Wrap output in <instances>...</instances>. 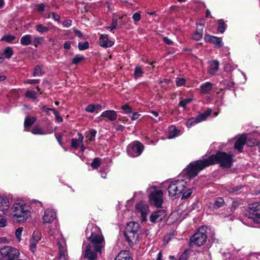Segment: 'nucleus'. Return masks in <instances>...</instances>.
<instances>
[{
	"label": "nucleus",
	"instance_id": "f257e3e1",
	"mask_svg": "<svg viewBox=\"0 0 260 260\" xmlns=\"http://www.w3.org/2000/svg\"><path fill=\"white\" fill-rule=\"evenodd\" d=\"M232 162L231 154L224 152H219L216 155H211L208 158L190 163L187 167V172L190 176L194 177L198 175L200 171L208 166L219 164L221 167L230 168Z\"/></svg>",
	"mask_w": 260,
	"mask_h": 260
},
{
	"label": "nucleus",
	"instance_id": "f03ea898",
	"mask_svg": "<svg viewBox=\"0 0 260 260\" xmlns=\"http://www.w3.org/2000/svg\"><path fill=\"white\" fill-rule=\"evenodd\" d=\"M86 235L92 246L88 245L85 250L84 257L88 260H97V252L102 253L105 246L104 236L100 228L96 225L88 224L86 231Z\"/></svg>",
	"mask_w": 260,
	"mask_h": 260
},
{
	"label": "nucleus",
	"instance_id": "7ed1b4c3",
	"mask_svg": "<svg viewBox=\"0 0 260 260\" xmlns=\"http://www.w3.org/2000/svg\"><path fill=\"white\" fill-rule=\"evenodd\" d=\"M33 204L37 207L42 206V203L38 200L31 201L30 204L21 201L15 202L11 208L13 218L20 223L25 222L31 216Z\"/></svg>",
	"mask_w": 260,
	"mask_h": 260
},
{
	"label": "nucleus",
	"instance_id": "20e7f679",
	"mask_svg": "<svg viewBox=\"0 0 260 260\" xmlns=\"http://www.w3.org/2000/svg\"><path fill=\"white\" fill-rule=\"evenodd\" d=\"M187 167L184 170V179L180 177L176 179H172L168 181V191L170 198L174 200L179 198L182 191L187 186V180L193 177L190 176L187 172Z\"/></svg>",
	"mask_w": 260,
	"mask_h": 260
},
{
	"label": "nucleus",
	"instance_id": "39448f33",
	"mask_svg": "<svg viewBox=\"0 0 260 260\" xmlns=\"http://www.w3.org/2000/svg\"><path fill=\"white\" fill-rule=\"evenodd\" d=\"M48 233L50 236H55V238L57 239V245L59 251V259L67 260L68 253L66 243L64 239L62 237V236L59 234L57 226L55 225V229L53 231L50 230Z\"/></svg>",
	"mask_w": 260,
	"mask_h": 260
},
{
	"label": "nucleus",
	"instance_id": "423d86ee",
	"mask_svg": "<svg viewBox=\"0 0 260 260\" xmlns=\"http://www.w3.org/2000/svg\"><path fill=\"white\" fill-rule=\"evenodd\" d=\"M207 226H203L199 228L197 232L190 239V245H203L207 238Z\"/></svg>",
	"mask_w": 260,
	"mask_h": 260
},
{
	"label": "nucleus",
	"instance_id": "0eeeda50",
	"mask_svg": "<svg viewBox=\"0 0 260 260\" xmlns=\"http://www.w3.org/2000/svg\"><path fill=\"white\" fill-rule=\"evenodd\" d=\"M150 193L149 196V200L151 204L155 207H161L163 203L162 190L158 187L152 186L149 188Z\"/></svg>",
	"mask_w": 260,
	"mask_h": 260
},
{
	"label": "nucleus",
	"instance_id": "6e6552de",
	"mask_svg": "<svg viewBox=\"0 0 260 260\" xmlns=\"http://www.w3.org/2000/svg\"><path fill=\"white\" fill-rule=\"evenodd\" d=\"M0 252L2 256L1 260H17L20 255L18 249L9 246L1 248Z\"/></svg>",
	"mask_w": 260,
	"mask_h": 260
},
{
	"label": "nucleus",
	"instance_id": "1a4fd4ad",
	"mask_svg": "<svg viewBox=\"0 0 260 260\" xmlns=\"http://www.w3.org/2000/svg\"><path fill=\"white\" fill-rule=\"evenodd\" d=\"M139 228L137 222H130L127 224L124 236L128 242H132L136 238Z\"/></svg>",
	"mask_w": 260,
	"mask_h": 260
},
{
	"label": "nucleus",
	"instance_id": "9d476101",
	"mask_svg": "<svg viewBox=\"0 0 260 260\" xmlns=\"http://www.w3.org/2000/svg\"><path fill=\"white\" fill-rule=\"evenodd\" d=\"M248 217L253 222L260 223V203L256 202L249 205Z\"/></svg>",
	"mask_w": 260,
	"mask_h": 260
},
{
	"label": "nucleus",
	"instance_id": "9b49d317",
	"mask_svg": "<svg viewBox=\"0 0 260 260\" xmlns=\"http://www.w3.org/2000/svg\"><path fill=\"white\" fill-rule=\"evenodd\" d=\"M144 149L143 145L138 141H134L127 147V154L133 157L139 156Z\"/></svg>",
	"mask_w": 260,
	"mask_h": 260
},
{
	"label": "nucleus",
	"instance_id": "f8f14e48",
	"mask_svg": "<svg viewBox=\"0 0 260 260\" xmlns=\"http://www.w3.org/2000/svg\"><path fill=\"white\" fill-rule=\"evenodd\" d=\"M138 212L141 214V219L142 222L147 220V215L149 212V207L146 203L140 202L136 205Z\"/></svg>",
	"mask_w": 260,
	"mask_h": 260
},
{
	"label": "nucleus",
	"instance_id": "ddd939ff",
	"mask_svg": "<svg viewBox=\"0 0 260 260\" xmlns=\"http://www.w3.org/2000/svg\"><path fill=\"white\" fill-rule=\"evenodd\" d=\"M166 216V211L159 209L152 213L150 216V221L152 223L158 222L162 221Z\"/></svg>",
	"mask_w": 260,
	"mask_h": 260
},
{
	"label": "nucleus",
	"instance_id": "4468645a",
	"mask_svg": "<svg viewBox=\"0 0 260 260\" xmlns=\"http://www.w3.org/2000/svg\"><path fill=\"white\" fill-rule=\"evenodd\" d=\"M41 239V234L39 232H34L29 240V249L33 253L36 251L37 244Z\"/></svg>",
	"mask_w": 260,
	"mask_h": 260
},
{
	"label": "nucleus",
	"instance_id": "2eb2a0df",
	"mask_svg": "<svg viewBox=\"0 0 260 260\" xmlns=\"http://www.w3.org/2000/svg\"><path fill=\"white\" fill-rule=\"evenodd\" d=\"M56 217V212L52 209H47L44 211L43 216L44 223H50L54 221Z\"/></svg>",
	"mask_w": 260,
	"mask_h": 260
},
{
	"label": "nucleus",
	"instance_id": "dca6fc26",
	"mask_svg": "<svg viewBox=\"0 0 260 260\" xmlns=\"http://www.w3.org/2000/svg\"><path fill=\"white\" fill-rule=\"evenodd\" d=\"M205 41L206 42L212 43L215 46L218 48L222 47L223 43L220 38L210 35H206L204 37Z\"/></svg>",
	"mask_w": 260,
	"mask_h": 260
},
{
	"label": "nucleus",
	"instance_id": "f3484780",
	"mask_svg": "<svg viewBox=\"0 0 260 260\" xmlns=\"http://www.w3.org/2000/svg\"><path fill=\"white\" fill-rule=\"evenodd\" d=\"M9 206V199L6 197H0V216L8 211Z\"/></svg>",
	"mask_w": 260,
	"mask_h": 260
},
{
	"label": "nucleus",
	"instance_id": "a211bd4d",
	"mask_svg": "<svg viewBox=\"0 0 260 260\" xmlns=\"http://www.w3.org/2000/svg\"><path fill=\"white\" fill-rule=\"evenodd\" d=\"M99 43L101 47L108 48L112 46L114 42L109 39L107 35L103 34L100 36Z\"/></svg>",
	"mask_w": 260,
	"mask_h": 260
},
{
	"label": "nucleus",
	"instance_id": "6ab92c4d",
	"mask_svg": "<svg viewBox=\"0 0 260 260\" xmlns=\"http://www.w3.org/2000/svg\"><path fill=\"white\" fill-rule=\"evenodd\" d=\"M246 136L245 135H242L236 141L234 147L238 150L239 152H241L243 150V147L245 144Z\"/></svg>",
	"mask_w": 260,
	"mask_h": 260
},
{
	"label": "nucleus",
	"instance_id": "aec40b11",
	"mask_svg": "<svg viewBox=\"0 0 260 260\" xmlns=\"http://www.w3.org/2000/svg\"><path fill=\"white\" fill-rule=\"evenodd\" d=\"M213 85L210 82L202 84L200 86V92L202 94H209L213 89Z\"/></svg>",
	"mask_w": 260,
	"mask_h": 260
},
{
	"label": "nucleus",
	"instance_id": "412c9836",
	"mask_svg": "<svg viewBox=\"0 0 260 260\" xmlns=\"http://www.w3.org/2000/svg\"><path fill=\"white\" fill-rule=\"evenodd\" d=\"M101 116L107 118L110 121H114L116 119L117 115L116 112L114 110H107L103 112Z\"/></svg>",
	"mask_w": 260,
	"mask_h": 260
},
{
	"label": "nucleus",
	"instance_id": "4be33fe9",
	"mask_svg": "<svg viewBox=\"0 0 260 260\" xmlns=\"http://www.w3.org/2000/svg\"><path fill=\"white\" fill-rule=\"evenodd\" d=\"M219 63L217 60L211 61L208 69V72L211 75H214L218 70Z\"/></svg>",
	"mask_w": 260,
	"mask_h": 260
},
{
	"label": "nucleus",
	"instance_id": "5701e85b",
	"mask_svg": "<svg viewBox=\"0 0 260 260\" xmlns=\"http://www.w3.org/2000/svg\"><path fill=\"white\" fill-rule=\"evenodd\" d=\"M78 139L73 138L71 140V146L76 149L82 144L84 138L83 135L80 133H78Z\"/></svg>",
	"mask_w": 260,
	"mask_h": 260
},
{
	"label": "nucleus",
	"instance_id": "b1692460",
	"mask_svg": "<svg viewBox=\"0 0 260 260\" xmlns=\"http://www.w3.org/2000/svg\"><path fill=\"white\" fill-rule=\"evenodd\" d=\"M114 260H132V259L128 251L123 250L119 252Z\"/></svg>",
	"mask_w": 260,
	"mask_h": 260
},
{
	"label": "nucleus",
	"instance_id": "393cba45",
	"mask_svg": "<svg viewBox=\"0 0 260 260\" xmlns=\"http://www.w3.org/2000/svg\"><path fill=\"white\" fill-rule=\"evenodd\" d=\"M180 134V131L177 129L174 125L170 126L169 127V139L174 138Z\"/></svg>",
	"mask_w": 260,
	"mask_h": 260
},
{
	"label": "nucleus",
	"instance_id": "a878e982",
	"mask_svg": "<svg viewBox=\"0 0 260 260\" xmlns=\"http://www.w3.org/2000/svg\"><path fill=\"white\" fill-rule=\"evenodd\" d=\"M212 110L210 109L207 110L203 113L199 114L197 117L198 122H201L204 121L207 117H208L211 113Z\"/></svg>",
	"mask_w": 260,
	"mask_h": 260
},
{
	"label": "nucleus",
	"instance_id": "bb28decb",
	"mask_svg": "<svg viewBox=\"0 0 260 260\" xmlns=\"http://www.w3.org/2000/svg\"><path fill=\"white\" fill-rule=\"evenodd\" d=\"M1 41H6L8 43H17L18 42V39H17L15 36L8 35H5L3 36L1 40Z\"/></svg>",
	"mask_w": 260,
	"mask_h": 260
},
{
	"label": "nucleus",
	"instance_id": "cd10ccee",
	"mask_svg": "<svg viewBox=\"0 0 260 260\" xmlns=\"http://www.w3.org/2000/svg\"><path fill=\"white\" fill-rule=\"evenodd\" d=\"M31 36L26 35L23 36L20 39V43L24 46H27L31 44Z\"/></svg>",
	"mask_w": 260,
	"mask_h": 260
},
{
	"label": "nucleus",
	"instance_id": "c85d7f7f",
	"mask_svg": "<svg viewBox=\"0 0 260 260\" xmlns=\"http://www.w3.org/2000/svg\"><path fill=\"white\" fill-rule=\"evenodd\" d=\"M36 30L40 34L46 33L49 30V27L43 25L42 24L39 23L36 26Z\"/></svg>",
	"mask_w": 260,
	"mask_h": 260
},
{
	"label": "nucleus",
	"instance_id": "c756f323",
	"mask_svg": "<svg viewBox=\"0 0 260 260\" xmlns=\"http://www.w3.org/2000/svg\"><path fill=\"white\" fill-rule=\"evenodd\" d=\"M13 53V50L10 47H7L4 49L3 55L7 59L11 58Z\"/></svg>",
	"mask_w": 260,
	"mask_h": 260
},
{
	"label": "nucleus",
	"instance_id": "7c9ffc66",
	"mask_svg": "<svg viewBox=\"0 0 260 260\" xmlns=\"http://www.w3.org/2000/svg\"><path fill=\"white\" fill-rule=\"evenodd\" d=\"M224 204V200L220 198H217L214 202L213 208L214 209H217L222 207Z\"/></svg>",
	"mask_w": 260,
	"mask_h": 260
},
{
	"label": "nucleus",
	"instance_id": "2f4dec72",
	"mask_svg": "<svg viewBox=\"0 0 260 260\" xmlns=\"http://www.w3.org/2000/svg\"><path fill=\"white\" fill-rule=\"evenodd\" d=\"M143 74V72L141 67L137 66L135 67L134 74V77L135 79H138L141 77Z\"/></svg>",
	"mask_w": 260,
	"mask_h": 260
},
{
	"label": "nucleus",
	"instance_id": "473e14b6",
	"mask_svg": "<svg viewBox=\"0 0 260 260\" xmlns=\"http://www.w3.org/2000/svg\"><path fill=\"white\" fill-rule=\"evenodd\" d=\"M36 120V118L35 117H26L25 119L24 122V125L25 127L31 125Z\"/></svg>",
	"mask_w": 260,
	"mask_h": 260
},
{
	"label": "nucleus",
	"instance_id": "72a5a7b5",
	"mask_svg": "<svg viewBox=\"0 0 260 260\" xmlns=\"http://www.w3.org/2000/svg\"><path fill=\"white\" fill-rule=\"evenodd\" d=\"M44 42V39L42 37H36L33 41V45L35 47H38L40 45H42Z\"/></svg>",
	"mask_w": 260,
	"mask_h": 260
},
{
	"label": "nucleus",
	"instance_id": "f704fd0d",
	"mask_svg": "<svg viewBox=\"0 0 260 260\" xmlns=\"http://www.w3.org/2000/svg\"><path fill=\"white\" fill-rule=\"evenodd\" d=\"M203 36V29H197L196 32L192 35V38L195 40H199Z\"/></svg>",
	"mask_w": 260,
	"mask_h": 260
},
{
	"label": "nucleus",
	"instance_id": "c9c22d12",
	"mask_svg": "<svg viewBox=\"0 0 260 260\" xmlns=\"http://www.w3.org/2000/svg\"><path fill=\"white\" fill-rule=\"evenodd\" d=\"M31 133L35 135H44L46 134L39 126H35L32 129Z\"/></svg>",
	"mask_w": 260,
	"mask_h": 260
},
{
	"label": "nucleus",
	"instance_id": "e433bc0d",
	"mask_svg": "<svg viewBox=\"0 0 260 260\" xmlns=\"http://www.w3.org/2000/svg\"><path fill=\"white\" fill-rule=\"evenodd\" d=\"M96 134V131L95 130H91L88 136H86V138H87V142L90 143L95 139V137Z\"/></svg>",
	"mask_w": 260,
	"mask_h": 260
},
{
	"label": "nucleus",
	"instance_id": "4c0bfd02",
	"mask_svg": "<svg viewBox=\"0 0 260 260\" xmlns=\"http://www.w3.org/2000/svg\"><path fill=\"white\" fill-rule=\"evenodd\" d=\"M25 95L27 98L36 99L37 98V92L35 90H27Z\"/></svg>",
	"mask_w": 260,
	"mask_h": 260
},
{
	"label": "nucleus",
	"instance_id": "58836bf2",
	"mask_svg": "<svg viewBox=\"0 0 260 260\" xmlns=\"http://www.w3.org/2000/svg\"><path fill=\"white\" fill-rule=\"evenodd\" d=\"M84 59V57L81 55H77L72 59V63L77 64Z\"/></svg>",
	"mask_w": 260,
	"mask_h": 260
},
{
	"label": "nucleus",
	"instance_id": "ea45409f",
	"mask_svg": "<svg viewBox=\"0 0 260 260\" xmlns=\"http://www.w3.org/2000/svg\"><path fill=\"white\" fill-rule=\"evenodd\" d=\"M198 123L199 122L197 121L196 117V118H191L189 119L187 121L186 125L187 127H190L192 125H193L197 123Z\"/></svg>",
	"mask_w": 260,
	"mask_h": 260
},
{
	"label": "nucleus",
	"instance_id": "a19ab883",
	"mask_svg": "<svg viewBox=\"0 0 260 260\" xmlns=\"http://www.w3.org/2000/svg\"><path fill=\"white\" fill-rule=\"evenodd\" d=\"M225 24L223 20H220L218 22V31L223 33L225 31Z\"/></svg>",
	"mask_w": 260,
	"mask_h": 260
},
{
	"label": "nucleus",
	"instance_id": "79ce46f5",
	"mask_svg": "<svg viewBox=\"0 0 260 260\" xmlns=\"http://www.w3.org/2000/svg\"><path fill=\"white\" fill-rule=\"evenodd\" d=\"M89 48V43L88 42H79L78 44V48L80 50H84Z\"/></svg>",
	"mask_w": 260,
	"mask_h": 260
},
{
	"label": "nucleus",
	"instance_id": "37998d69",
	"mask_svg": "<svg viewBox=\"0 0 260 260\" xmlns=\"http://www.w3.org/2000/svg\"><path fill=\"white\" fill-rule=\"evenodd\" d=\"M23 230V228L22 227H20L18 228L15 231V236L18 241H20L21 240V236Z\"/></svg>",
	"mask_w": 260,
	"mask_h": 260
},
{
	"label": "nucleus",
	"instance_id": "c03bdc74",
	"mask_svg": "<svg viewBox=\"0 0 260 260\" xmlns=\"http://www.w3.org/2000/svg\"><path fill=\"white\" fill-rule=\"evenodd\" d=\"M42 75V70L40 66H36L34 69L33 75L34 76H40Z\"/></svg>",
	"mask_w": 260,
	"mask_h": 260
},
{
	"label": "nucleus",
	"instance_id": "a18cd8bd",
	"mask_svg": "<svg viewBox=\"0 0 260 260\" xmlns=\"http://www.w3.org/2000/svg\"><path fill=\"white\" fill-rule=\"evenodd\" d=\"M100 165V161L99 158H95L93 160L91 164V166L94 169H96Z\"/></svg>",
	"mask_w": 260,
	"mask_h": 260
},
{
	"label": "nucleus",
	"instance_id": "49530a36",
	"mask_svg": "<svg viewBox=\"0 0 260 260\" xmlns=\"http://www.w3.org/2000/svg\"><path fill=\"white\" fill-rule=\"evenodd\" d=\"M192 101V99L191 98H188V99H184L182 101H181L180 102H179V105L181 106V107H185V106L190 103Z\"/></svg>",
	"mask_w": 260,
	"mask_h": 260
},
{
	"label": "nucleus",
	"instance_id": "de8ad7c7",
	"mask_svg": "<svg viewBox=\"0 0 260 260\" xmlns=\"http://www.w3.org/2000/svg\"><path fill=\"white\" fill-rule=\"evenodd\" d=\"M121 108L125 114H128L132 112L131 108L127 104L123 105Z\"/></svg>",
	"mask_w": 260,
	"mask_h": 260
},
{
	"label": "nucleus",
	"instance_id": "09e8293b",
	"mask_svg": "<svg viewBox=\"0 0 260 260\" xmlns=\"http://www.w3.org/2000/svg\"><path fill=\"white\" fill-rule=\"evenodd\" d=\"M185 79L184 78H177L176 79V84L177 86H181L185 83Z\"/></svg>",
	"mask_w": 260,
	"mask_h": 260
},
{
	"label": "nucleus",
	"instance_id": "8fccbe9b",
	"mask_svg": "<svg viewBox=\"0 0 260 260\" xmlns=\"http://www.w3.org/2000/svg\"><path fill=\"white\" fill-rule=\"evenodd\" d=\"M117 24V21L116 20H113L111 26L107 27V28L112 31L116 28Z\"/></svg>",
	"mask_w": 260,
	"mask_h": 260
},
{
	"label": "nucleus",
	"instance_id": "3c124183",
	"mask_svg": "<svg viewBox=\"0 0 260 260\" xmlns=\"http://www.w3.org/2000/svg\"><path fill=\"white\" fill-rule=\"evenodd\" d=\"M192 193V191L191 189H187L186 191H185L184 192H183L182 199H186L189 197V196Z\"/></svg>",
	"mask_w": 260,
	"mask_h": 260
},
{
	"label": "nucleus",
	"instance_id": "603ef678",
	"mask_svg": "<svg viewBox=\"0 0 260 260\" xmlns=\"http://www.w3.org/2000/svg\"><path fill=\"white\" fill-rule=\"evenodd\" d=\"M53 112L54 114L56 117V119L57 121L60 122L63 121L62 118L59 116V113L56 110H53Z\"/></svg>",
	"mask_w": 260,
	"mask_h": 260
},
{
	"label": "nucleus",
	"instance_id": "864d4df0",
	"mask_svg": "<svg viewBox=\"0 0 260 260\" xmlns=\"http://www.w3.org/2000/svg\"><path fill=\"white\" fill-rule=\"evenodd\" d=\"M85 110L87 112L92 113L95 111L94 105H89L86 107Z\"/></svg>",
	"mask_w": 260,
	"mask_h": 260
},
{
	"label": "nucleus",
	"instance_id": "5fc2aeb1",
	"mask_svg": "<svg viewBox=\"0 0 260 260\" xmlns=\"http://www.w3.org/2000/svg\"><path fill=\"white\" fill-rule=\"evenodd\" d=\"M39 82L40 80L39 79H28L25 81V83L31 84H37L39 83Z\"/></svg>",
	"mask_w": 260,
	"mask_h": 260
},
{
	"label": "nucleus",
	"instance_id": "6e6d98bb",
	"mask_svg": "<svg viewBox=\"0 0 260 260\" xmlns=\"http://www.w3.org/2000/svg\"><path fill=\"white\" fill-rule=\"evenodd\" d=\"M51 15H52V18H53V19L55 21H57V22H59L60 19V16L59 15H58L57 13H56L55 12H52Z\"/></svg>",
	"mask_w": 260,
	"mask_h": 260
},
{
	"label": "nucleus",
	"instance_id": "4d7b16f0",
	"mask_svg": "<svg viewBox=\"0 0 260 260\" xmlns=\"http://www.w3.org/2000/svg\"><path fill=\"white\" fill-rule=\"evenodd\" d=\"M133 19L135 21H138L141 19V15L138 13H135L133 15Z\"/></svg>",
	"mask_w": 260,
	"mask_h": 260
},
{
	"label": "nucleus",
	"instance_id": "13d9d810",
	"mask_svg": "<svg viewBox=\"0 0 260 260\" xmlns=\"http://www.w3.org/2000/svg\"><path fill=\"white\" fill-rule=\"evenodd\" d=\"M62 25L66 27H69L72 25V21L70 20H65L62 22Z\"/></svg>",
	"mask_w": 260,
	"mask_h": 260
},
{
	"label": "nucleus",
	"instance_id": "bf43d9fd",
	"mask_svg": "<svg viewBox=\"0 0 260 260\" xmlns=\"http://www.w3.org/2000/svg\"><path fill=\"white\" fill-rule=\"evenodd\" d=\"M7 221L4 218L0 219V228H4L6 226Z\"/></svg>",
	"mask_w": 260,
	"mask_h": 260
},
{
	"label": "nucleus",
	"instance_id": "052dcab7",
	"mask_svg": "<svg viewBox=\"0 0 260 260\" xmlns=\"http://www.w3.org/2000/svg\"><path fill=\"white\" fill-rule=\"evenodd\" d=\"M163 40L168 45H172L173 44L172 41L167 37H164Z\"/></svg>",
	"mask_w": 260,
	"mask_h": 260
},
{
	"label": "nucleus",
	"instance_id": "680f3d73",
	"mask_svg": "<svg viewBox=\"0 0 260 260\" xmlns=\"http://www.w3.org/2000/svg\"><path fill=\"white\" fill-rule=\"evenodd\" d=\"M63 47L64 49L69 50L71 48V43L69 41L66 42L64 43Z\"/></svg>",
	"mask_w": 260,
	"mask_h": 260
},
{
	"label": "nucleus",
	"instance_id": "e2e57ef3",
	"mask_svg": "<svg viewBox=\"0 0 260 260\" xmlns=\"http://www.w3.org/2000/svg\"><path fill=\"white\" fill-rule=\"evenodd\" d=\"M45 6L43 4H40L38 7V11L39 12H43L44 11Z\"/></svg>",
	"mask_w": 260,
	"mask_h": 260
},
{
	"label": "nucleus",
	"instance_id": "0e129e2a",
	"mask_svg": "<svg viewBox=\"0 0 260 260\" xmlns=\"http://www.w3.org/2000/svg\"><path fill=\"white\" fill-rule=\"evenodd\" d=\"M139 116H140V114H139L138 113H137V112L134 113L131 117V119L133 120H136L139 118Z\"/></svg>",
	"mask_w": 260,
	"mask_h": 260
},
{
	"label": "nucleus",
	"instance_id": "69168bd1",
	"mask_svg": "<svg viewBox=\"0 0 260 260\" xmlns=\"http://www.w3.org/2000/svg\"><path fill=\"white\" fill-rule=\"evenodd\" d=\"M74 32L75 35L79 38H82L83 37V35L80 30L75 29Z\"/></svg>",
	"mask_w": 260,
	"mask_h": 260
},
{
	"label": "nucleus",
	"instance_id": "338daca9",
	"mask_svg": "<svg viewBox=\"0 0 260 260\" xmlns=\"http://www.w3.org/2000/svg\"><path fill=\"white\" fill-rule=\"evenodd\" d=\"M42 108L47 114H49V111L53 112V110H54V109L47 108L45 106H43Z\"/></svg>",
	"mask_w": 260,
	"mask_h": 260
},
{
	"label": "nucleus",
	"instance_id": "774afa93",
	"mask_svg": "<svg viewBox=\"0 0 260 260\" xmlns=\"http://www.w3.org/2000/svg\"><path fill=\"white\" fill-rule=\"evenodd\" d=\"M156 260H162V255L160 251L158 253Z\"/></svg>",
	"mask_w": 260,
	"mask_h": 260
}]
</instances>
